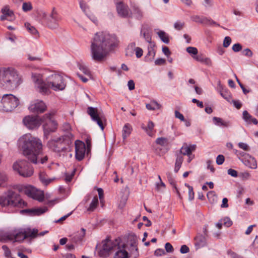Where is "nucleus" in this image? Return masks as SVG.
<instances>
[{
  "mask_svg": "<svg viewBox=\"0 0 258 258\" xmlns=\"http://www.w3.org/2000/svg\"><path fill=\"white\" fill-rule=\"evenodd\" d=\"M196 148V145H190L188 146L186 144H184L181 148L179 153L181 155H188L195 151Z\"/></svg>",
  "mask_w": 258,
  "mask_h": 258,
  "instance_id": "nucleus-25",
  "label": "nucleus"
},
{
  "mask_svg": "<svg viewBox=\"0 0 258 258\" xmlns=\"http://www.w3.org/2000/svg\"><path fill=\"white\" fill-rule=\"evenodd\" d=\"M136 47V43L135 42H132L129 44L125 49V55L129 57L133 56L135 53Z\"/></svg>",
  "mask_w": 258,
  "mask_h": 258,
  "instance_id": "nucleus-33",
  "label": "nucleus"
},
{
  "mask_svg": "<svg viewBox=\"0 0 258 258\" xmlns=\"http://www.w3.org/2000/svg\"><path fill=\"white\" fill-rule=\"evenodd\" d=\"M18 143L23 155L30 162L43 164L47 161V156H43V145L39 139L28 134L22 136Z\"/></svg>",
  "mask_w": 258,
  "mask_h": 258,
  "instance_id": "nucleus-2",
  "label": "nucleus"
},
{
  "mask_svg": "<svg viewBox=\"0 0 258 258\" xmlns=\"http://www.w3.org/2000/svg\"><path fill=\"white\" fill-rule=\"evenodd\" d=\"M157 34L161 40L165 43L168 44L169 42L168 35L164 31L159 30L157 32Z\"/></svg>",
  "mask_w": 258,
  "mask_h": 258,
  "instance_id": "nucleus-37",
  "label": "nucleus"
},
{
  "mask_svg": "<svg viewBox=\"0 0 258 258\" xmlns=\"http://www.w3.org/2000/svg\"><path fill=\"white\" fill-rule=\"evenodd\" d=\"M185 186L188 188V199L189 201H192L194 199V192L192 186L189 185L187 183H185Z\"/></svg>",
  "mask_w": 258,
  "mask_h": 258,
  "instance_id": "nucleus-53",
  "label": "nucleus"
},
{
  "mask_svg": "<svg viewBox=\"0 0 258 258\" xmlns=\"http://www.w3.org/2000/svg\"><path fill=\"white\" fill-rule=\"evenodd\" d=\"M22 10L24 12H27L32 10L33 7L31 2H24L22 7Z\"/></svg>",
  "mask_w": 258,
  "mask_h": 258,
  "instance_id": "nucleus-48",
  "label": "nucleus"
},
{
  "mask_svg": "<svg viewBox=\"0 0 258 258\" xmlns=\"http://www.w3.org/2000/svg\"><path fill=\"white\" fill-rule=\"evenodd\" d=\"M39 179L41 182L45 186L48 185L50 183L53 182L57 179L55 177H49L47 174L44 172H41L39 173Z\"/></svg>",
  "mask_w": 258,
  "mask_h": 258,
  "instance_id": "nucleus-26",
  "label": "nucleus"
},
{
  "mask_svg": "<svg viewBox=\"0 0 258 258\" xmlns=\"http://www.w3.org/2000/svg\"><path fill=\"white\" fill-rule=\"evenodd\" d=\"M238 146L240 149L245 151H248L250 150L249 146L246 143L240 142L238 144Z\"/></svg>",
  "mask_w": 258,
  "mask_h": 258,
  "instance_id": "nucleus-56",
  "label": "nucleus"
},
{
  "mask_svg": "<svg viewBox=\"0 0 258 258\" xmlns=\"http://www.w3.org/2000/svg\"><path fill=\"white\" fill-rule=\"evenodd\" d=\"M75 172L76 169L74 168L73 169L72 171L70 174L68 173H66V182H70L72 180L73 177L74 176Z\"/></svg>",
  "mask_w": 258,
  "mask_h": 258,
  "instance_id": "nucleus-55",
  "label": "nucleus"
},
{
  "mask_svg": "<svg viewBox=\"0 0 258 258\" xmlns=\"http://www.w3.org/2000/svg\"><path fill=\"white\" fill-rule=\"evenodd\" d=\"M20 190L28 197L38 200L39 202H42L44 199L43 191L38 190L31 185L23 186L21 187Z\"/></svg>",
  "mask_w": 258,
  "mask_h": 258,
  "instance_id": "nucleus-13",
  "label": "nucleus"
},
{
  "mask_svg": "<svg viewBox=\"0 0 258 258\" xmlns=\"http://www.w3.org/2000/svg\"><path fill=\"white\" fill-rule=\"evenodd\" d=\"M75 151L76 159L79 161L82 160L84 157L86 151L85 144L79 140H77L75 142Z\"/></svg>",
  "mask_w": 258,
  "mask_h": 258,
  "instance_id": "nucleus-20",
  "label": "nucleus"
},
{
  "mask_svg": "<svg viewBox=\"0 0 258 258\" xmlns=\"http://www.w3.org/2000/svg\"><path fill=\"white\" fill-rule=\"evenodd\" d=\"M238 177L243 180L249 179L250 177V174L247 171L240 172L238 174Z\"/></svg>",
  "mask_w": 258,
  "mask_h": 258,
  "instance_id": "nucleus-51",
  "label": "nucleus"
},
{
  "mask_svg": "<svg viewBox=\"0 0 258 258\" xmlns=\"http://www.w3.org/2000/svg\"><path fill=\"white\" fill-rule=\"evenodd\" d=\"M31 79L35 89L42 94H49L50 93V89L55 91L63 90L64 89L63 77L57 74H51L44 81L42 75L32 73Z\"/></svg>",
  "mask_w": 258,
  "mask_h": 258,
  "instance_id": "nucleus-3",
  "label": "nucleus"
},
{
  "mask_svg": "<svg viewBox=\"0 0 258 258\" xmlns=\"http://www.w3.org/2000/svg\"><path fill=\"white\" fill-rule=\"evenodd\" d=\"M232 50L234 52H239L242 49V46L239 43L234 44L232 46Z\"/></svg>",
  "mask_w": 258,
  "mask_h": 258,
  "instance_id": "nucleus-63",
  "label": "nucleus"
},
{
  "mask_svg": "<svg viewBox=\"0 0 258 258\" xmlns=\"http://www.w3.org/2000/svg\"><path fill=\"white\" fill-rule=\"evenodd\" d=\"M154 127V123L152 121H149L147 126L145 127H143V128L145 130L149 136L152 137L154 134L153 132Z\"/></svg>",
  "mask_w": 258,
  "mask_h": 258,
  "instance_id": "nucleus-38",
  "label": "nucleus"
},
{
  "mask_svg": "<svg viewBox=\"0 0 258 258\" xmlns=\"http://www.w3.org/2000/svg\"><path fill=\"white\" fill-rule=\"evenodd\" d=\"M243 118L248 123H253L254 124H257L258 123L257 119L252 117L247 111H243Z\"/></svg>",
  "mask_w": 258,
  "mask_h": 258,
  "instance_id": "nucleus-31",
  "label": "nucleus"
},
{
  "mask_svg": "<svg viewBox=\"0 0 258 258\" xmlns=\"http://www.w3.org/2000/svg\"><path fill=\"white\" fill-rule=\"evenodd\" d=\"M213 120L214 123L217 126L223 127H228L231 125L230 121L225 120L222 118L218 117H213Z\"/></svg>",
  "mask_w": 258,
  "mask_h": 258,
  "instance_id": "nucleus-27",
  "label": "nucleus"
},
{
  "mask_svg": "<svg viewBox=\"0 0 258 258\" xmlns=\"http://www.w3.org/2000/svg\"><path fill=\"white\" fill-rule=\"evenodd\" d=\"M66 140L67 138L69 140H71L73 139V134L69 132V130H71V126L69 124L66 123Z\"/></svg>",
  "mask_w": 258,
  "mask_h": 258,
  "instance_id": "nucleus-50",
  "label": "nucleus"
},
{
  "mask_svg": "<svg viewBox=\"0 0 258 258\" xmlns=\"http://www.w3.org/2000/svg\"><path fill=\"white\" fill-rule=\"evenodd\" d=\"M58 18L56 12L53 9L49 16L46 25L51 29L56 28L58 26Z\"/></svg>",
  "mask_w": 258,
  "mask_h": 258,
  "instance_id": "nucleus-23",
  "label": "nucleus"
},
{
  "mask_svg": "<svg viewBox=\"0 0 258 258\" xmlns=\"http://www.w3.org/2000/svg\"><path fill=\"white\" fill-rule=\"evenodd\" d=\"M4 251V255L7 258H10L11 257V251L9 248L6 245H4L2 247Z\"/></svg>",
  "mask_w": 258,
  "mask_h": 258,
  "instance_id": "nucleus-54",
  "label": "nucleus"
},
{
  "mask_svg": "<svg viewBox=\"0 0 258 258\" xmlns=\"http://www.w3.org/2000/svg\"><path fill=\"white\" fill-rule=\"evenodd\" d=\"M8 177L4 173L0 172V187L5 186V183L7 181Z\"/></svg>",
  "mask_w": 258,
  "mask_h": 258,
  "instance_id": "nucleus-52",
  "label": "nucleus"
},
{
  "mask_svg": "<svg viewBox=\"0 0 258 258\" xmlns=\"http://www.w3.org/2000/svg\"><path fill=\"white\" fill-rule=\"evenodd\" d=\"M184 25V23L183 22H177L174 24V27L176 30H180L183 28Z\"/></svg>",
  "mask_w": 258,
  "mask_h": 258,
  "instance_id": "nucleus-61",
  "label": "nucleus"
},
{
  "mask_svg": "<svg viewBox=\"0 0 258 258\" xmlns=\"http://www.w3.org/2000/svg\"><path fill=\"white\" fill-rule=\"evenodd\" d=\"M186 51L191 55L192 57L195 59V56H198V50L195 47L189 46L186 48Z\"/></svg>",
  "mask_w": 258,
  "mask_h": 258,
  "instance_id": "nucleus-45",
  "label": "nucleus"
},
{
  "mask_svg": "<svg viewBox=\"0 0 258 258\" xmlns=\"http://www.w3.org/2000/svg\"><path fill=\"white\" fill-rule=\"evenodd\" d=\"M1 12L3 15L0 17L1 21L7 20L12 21L14 17L13 12L10 10V7L8 5L4 6L1 10Z\"/></svg>",
  "mask_w": 258,
  "mask_h": 258,
  "instance_id": "nucleus-24",
  "label": "nucleus"
},
{
  "mask_svg": "<svg viewBox=\"0 0 258 258\" xmlns=\"http://www.w3.org/2000/svg\"><path fill=\"white\" fill-rule=\"evenodd\" d=\"M23 82L22 76L13 67L0 68V87L4 89H14L17 88Z\"/></svg>",
  "mask_w": 258,
  "mask_h": 258,
  "instance_id": "nucleus-4",
  "label": "nucleus"
},
{
  "mask_svg": "<svg viewBox=\"0 0 258 258\" xmlns=\"http://www.w3.org/2000/svg\"><path fill=\"white\" fill-rule=\"evenodd\" d=\"M87 113L91 116V119L97 122L100 128L103 131L104 126L103 122L105 121L104 115L101 114L97 108L89 107L87 109Z\"/></svg>",
  "mask_w": 258,
  "mask_h": 258,
  "instance_id": "nucleus-15",
  "label": "nucleus"
},
{
  "mask_svg": "<svg viewBox=\"0 0 258 258\" xmlns=\"http://www.w3.org/2000/svg\"><path fill=\"white\" fill-rule=\"evenodd\" d=\"M132 127L129 123H126L123 127L122 136L123 140H125L131 134Z\"/></svg>",
  "mask_w": 258,
  "mask_h": 258,
  "instance_id": "nucleus-30",
  "label": "nucleus"
},
{
  "mask_svg": "<svg viewBox=\"0 0 258 258\" xmlns=\"http://www.w3.org/2000/svg\"><path fill=\"white\" fill-rule=\"evenodd\" d=\"M223 224L225 226L229 227L232 224V222L228 217H225L223 219Z\"/></svg>",
  "mask_w": 258,
  "mask_h": 258,
  "instance_id": "nucleus-58",
  "label": "nucleus"
},
{
  "mask_svg": "<svg viewBox=\"0 0 258 258\" xmlns=\"http://www.w3.org/2000/svg\"><path fill=\"white\" fill-rule=\"evenodd\" d=\"M85 142L87 145L88 151L90 150L91 147V138L90 136H87L85 139Z\"/></svg>",
  "mask_w": 258,
  "mask_h": 258,
  "instance_id": "nucleus-60",
  "label": "nucleus"
},
{
  "mask_svg": "<svg viewBox=\"0 0 258 258\" xmlns=\"http://www.w3.org/2000/svg\"><path fill=\"white\" fill-rule=\"evenodd\" d=\"M225 158L223 155H219L216 158V163L218 165H221L223 163Z\"/></svg>",
  "mask_w": 258,
  "mask_h": 258,
  "instance_id": "nucleus-62",
  "label": "nucleus"
},
{
  "mask_svg": "<svg viewBox=\"0 0 258 258\" xmlns=\"http://www.w3.org/2000/svg\"><path fill=\"white\" fill-rule=\"evenodd\" d=\"M135 52L136 53V57L137 58H140L143 55V50L140 47H136Z\"/></svg>",
  "mask_w": 258,
  "mask_h": 258,
  "instance_id": "nucleus-59",
  "label": "nucleus"
},
{
  "mask_svg": "<svg viewBox=\"0 0 258 258\" xmlns=\"http://www.w3.org/2000/svg\"><path fill=\"white\" fill-rule=\"evenodd\" d=\"M244 164L248 167L252 169H255L257 167V164L255 159L250 156L247 160L243 161Z\"/></svg>",
  "mask_w": 258,
  "mask_h": 258,
  "instance_id": "nucleus-32",
  "label": "nucleus"
},
{
  "mask_svg": "<svg viewBox=\"0 0 258 258\" xmlns=\"http://www.w3.org/2000/svg\"><path fill=\"white\" fill-rule=\"evenodd\" d=\"M156 144L163 147L168 146L169 144L168 140L167 138L164 137L158 138L156 140Z\"/></svg>",
  "mask_w": 258,
  "mask_h": 258,
  "instance_id": "nucleus-39",
  "label": "nucleus"
},
{
  "mask_svg": "<svg viewBox=\"0 0 258 258\" xmlns=\"http://www.w3.org/2000/svg\"><path fill=\"white\" fill-rule=\"evenodd\" d=\"M146 108L147 109L150 110H154L156 109H160L161 107V105L158 103L156 101H153L151 102L150 103L147 104Z\"/></svg>",
  "mask_w": 258,
  "mask_h": 258,
  "instance_id": "nucleus-41",
  "label": "nucleus"
},
{
  "mask_svg": "<svg viewBox=\"0 0 258 258\" xmlns=\"http://www.w3.org/2000/svg\"><path fill=\"white\" fill-rule=\"evenodd\" d=\"M228 254L232 258H242L241 256L231 250L228 251Z\"/></svg>",
  "mask_w": 258,
  "mask_h": 258,
  "instance_id": "nucleus-64",
  "label": "nucleus"
},
{
  "mask_svg": "<svg viewBox=\"0 0 258 258\" xmlns=\"http://www.w3.org/2000/svg\"><path fill=\"white\" fill-rule=\"evenodd\" d=\"M19 104V100L15 96L5 94L0 102V110L8 112L13 110Z\"/></svg>",
  "mask_w": 258,
  "mask_h": 258,
  "instance_id": "nucleus-8",
  "label": "nucleus"
},
{
  "mask_svg": "<svg viewBox=\"0 0 258 258\" xmlns=\"http://www.w3.org/2000/svg\"><path fill=\"white\" fill-rule=\"evenodd\" d=\"M38 230L27 229L26 230L13 229L6 232H0V241H6L8 240L14 241V242H21L25 239L30 237L34 238L37 235L43 236L48 232L45 231L38 234Z\"/></svg>",
  "mask_w": 258,
  "mask_h": 258,
  "instance_id": "nucleus-5",
  "label": "nucleus"
},
{
  "mask_svg": "<svg viewBox=\"0 0 258 258\" xmlns=\"http://www.w3.org/2000/svg\"><path fill=\"white\" fill-rule=\"evenodd\" d=\"M80 7L86 16L95 25L98 23L97 17L90 12V6L88 3L83 1H80L79 3Z\"/></svg>",
  "mask_w": 258,
  "mask_h": 258,
  "instance_id": "nucleus-18",
  "label": "nucleus"
},
{
  "mask_svg": "<svg viewBox=\"0 0 258 258\" xmlns=\"http://www.w3.org/2000/svg\"><path fill=\"white\" fill-rule=\"evenodd\" d=\"M98 205V198L97 196H95L92 199L91 203L90 204L89 207L87 209V210L90 212L93 211L97 207Z\"/></svg>",
  "mask_w": 258,
  "mask_h": 258,
  "instance_id": "nucleus-40",
  "label": "nucleus"
},
{
  "mask_svg": "<svg viewBox=\"0 0 258 258\" xmlns=\"http://www.w3.org/2000/svg\"><path fill=\"white\" fill-rule=\"evenodd\" d=\"M132 14L138 19H141L143 17V13L142 10L137 6H134L133 7Z\"/></svg>",
  "mask_w": 258,
  "mask_h": 258,
  "instance_id": "nucleus-34",
  "label": "nucleus"
},
{
  "mask_svg": "<svg viewBox=\"0 0 258 258\" xmlns=\"http://www.w3.org/2000/svg\"><path fill=\"white\" fill-rule=\"evenodd\" d=\"M191 20L198 23L207 25H216L219 26L216 22L212 19L204 16L199 15H192L190 17Z\"/></svg>",
  "mask_w": 258,
  "mask_h": 258,
  "instance_id": "nucleus-21",
  "label": "nucleus"
},
{
  "mask_svg": "<svg viewBox=\"0 0 258 258\" xmlns=\"http://www.w3.org/2000/svg\"><path fill=\"white\" fill-rule=\"evenodd\" d=\"M183 160V158L182 155L180 154H177L176 155V159L175 161V168H174V171L175 172H177L178 170H179L182 163Z\"/></svg>",
  "mask_w": 258,
  "mask_h": 258,
  "instance_id": "nucleus-36",
  "label": "nucleus"
},
{
  "mask_svg": "<svg viewBox=\"0 0 258 258\" xmlns=\"http://www.w3.org/2000/svg\"><path fill=\"white\" fill-rule=\"evenodd\" d=\"M24 125L29 130L38 128L42 123V117L39 118L38 116L28 115L23 119Z\"/></svg>",
  "mask_w": 258,
  "mask_h": 258,
  "instance_id": "nucleus-14",
  "label": "nucleus"
},
{
  "mask_svg": "<svg viewBox=\"0 0 258 258\" xmlns=\"http://www.w3.org/2000/svg\"><path fill=\"white\" fill-rule=\"evenodd\" d=\"M46 209H32V210H26L23 211H26L27 212H29L31 213L32 215H39L42 213H44L46 211Z\"/></svg>",
  "mask_w": 258,
  "mask_h": 258,
  "instance_id": "nucleus-49",
  "label": "nucleus"
},
{
  "mask_svg": "<svg viewBox=\"0 0 258 258\" xmlns=\"http://www.w3.org/2000/svg\"><path fill=\"white\" fill-rule=\"evenodd\" d=\"M117 44L118 41L114 35L103 32L96 33L90 47L92 58L96 61L103 60Z\"/></svg>",
  "mask_w": 258,
  "mask_h": 258,
  "instance_id": "nucleus-1",
  "label": "nucleus"
},
{
  "mask_svg": "<svg viewBox=\"0 0 258 258\" xmlns=\"http://www.w3.org/2000/svg\"><path fill=\"white\" fill-rule=\"evenodd\" d=\"M44 136L47 138V136L51 132L56 131L57 123L52 118V114L50 113H46L42 116V123Z\"/></svg>",
  "mask_w": 258,
  "mask_h": 258,
  "instance_id": "nucleus-10",
  "label": "nucleus"
},
{
  "mask_svg": "<svg viewBox=\"0 0 258 258\" xmlns=\"http://www.w3.org/2000/svg\"><path fill=\"white\" fill-rule=\"evenodd\" d=\"M13 169L21 176L28 177L33 174V170L26 160H19L13 164Z\"/></svg>",
  "mask_w": 258,
  "mask_h": 258,
  "instance_id": "nucleus-9",
  "label": "nucleus"
},
{
  "mask_svg": "<svg viewBox=\"0 0 258 258\" xmlns=\"http://www.w3.org/2000/svg\"><path fill=\"white\" fill-rule=\"evenodd\" d=\"M78 67H79V70L83 74H84L86 76L91 78V75L90 71L85 65H84L83 64L80 63L78 64Z\"/></svg>",
  "mask_w": 258,
  "mask_h": 258,
  "instance_id": "nucleus-43",
  "label": "nucleus"
},
{
  "mask_svg": "<svg viewBox=\"0 0 258 258\" xmlns=\"http://www.w3.org/2000/svg\"><path fill=\"white\" fill-rule=\"evenodd\" d=\"M141 36H143L147 42L150 43V44H152L151 43V36L148 30L145 28L142 29Z\"/></svg>",
  "mask_w": 258,
  "mask_h": 258,
  "instance_id": "nucleus-35",
  "label": "nucleus"
},
{
  "mask_svg": "<svg viewBox=\"0 0 258 258\" xmlns=\"http://www.w3.org/2000/svg\"><path fill=\"white\" fill-rule=\"evenodd\" d=\"M119 242L117 239L112 241L106 239L103 241L102 247L99 251V255L101 257H106L110 252L116 250Z\"/></svg>",
  "mask_w": 258,
  "mask_h": 258,
  "instance_id": "nucleus-12",
  "label": "nucleus"
},
{
  "mask_svg": "<svg viewBox=\"0 0 258 258\" xmlns=\"http://www.w3.org/2000/svg\"><path fill=\"white\" fill-rule=\"evenodd\" d=\"M48 147L55 152H60L64 149V137L61 136L52 139L48 143Z\"/></svg>",
  "mask_w": 258,
  "mask_h": 258,
  "instance_id": "nucleus-16",
  "label": "nucleus"
},
{
  "mask_svg": "<svg viewBox=\"0 0 258 258\" xmlns=\"http://www.w3.org/2000/svg\"><path fill=\"white\" fill-rule=\"evenodd\" d=\"M154 44H151L150 46L148 47V52L147 55L150 57L149 60L152 61L155 55V51L153 48Z\"/></svg>",
  "mask_w": 258,
  "mask_h": 258,
  "instance_id": "nucleus-47",
  "label": "nucleus"
},
{
  "mask_svg": "<svg viewBox=\"0 0 258 258\" xmlns=\"http://www.w3.org/2000/svg\"><path fill=\"white\" fill-rule=\"evenodd\" d=\"M195 59L201 63H203L209 67H211L213 64V62L211 58L206 57L202 54L198 55V56H195Z\"/></svg>",
  "mask_w": 258,
  "mask_h": 258,
  "instance_id": "nucleus-29",
  "label": "nucleus"
},
{
  "mask_svg": "<svg viewBox=\"0 0 258 258\" xmlns=\"http://www.w3.org/2000/svg\"><path fill=\"white\" fill-rule=\"evenodd\" d=\"M166 175H167V177L168 181L169 182L170 184L171 185H172L175 188L176 191L179 197L180 198V194L177 188L176 187L175 181L174 179L172 177L171 173L170 172H167L166 173Z\"/></svg>",
  "mask_w": 258,
  "mask_h": 258,
  "instance_id": "nucleus-42",
  "label": "nucleus"
},
{
  "mask_svg": "<svg viewBox=\"0 0 258 258\" xmlns=\"http://www.w3.org/2000/svg\"><path fill=\"white\" fill-rule=\"evenodd\" d=\"M231 43V38L229 36L225 37L224 39V41H223V47H224L225 48L228 47L230 45Z\"/></svg>",
  "mask_w": 258,
  "mask_h": 258,
  "instance_id": "nucleus-57",
  "label": "nucleus"
},
{
  "mask_svg": "<svg viewBox=\"0 0 258 258\" xmlns=\"http://www.w3.org/2000/svg\"><path fill=\"white\" fill-rule=\"evenodd\" d=\"M2 207L8 206L23 207L27 204L20 198L19 195L12 190H9L0 196Z\"/></svg>",
  "mask_w": 258,
  "mask_h": 258,
  "instance_id": "nucleus-6",
  "label": "nucleus"
},
{
  "mask_svg": "<svg viewBox=\"0 0 258 258\" xmlns=\"http://www.w3.org/2000/svg\"><path fill=\"white\" fill-rule=\"evenodd\" d=\"M116 10L118 14L121 17L126 18L131 17L132 12L128 6L122 2H119L116 4Z\"/></svg>",
  "mask_w": 258,
  "mask_h": 258,
  "instance_id": "nucleus-19",
  "label": "nucleus"
},
{
  "mask_svg": "<svg viewBox=\"0 0 258 258\" xmlns=\"http://www.w3.org/2000/svg\"><path fill=\"white\" fill-rule=\"evenodd\" d=\"M86 230L84 228H82L80 231L77 233L69 234V238L66 237V249L68 250L71 251L75 249V246L73 244L69 243V242L73 243H77L82 242L85 235Z\"/></svg>",
  "mask_w": 258,
  "mask_h": 258,
  "instance_id": "nucleus-11",
  "label": "nucleus"
},
{
  "mask_svg": "<svg viewBox=\"0 0 258 258\" xmlns=\"http://www.w3.org/2000/svg\"><path fill=\"white\" fill-rule=\"evenodd\" d=\"M28 108L33 113H41L46 110L47 107L43 101L36 100L31 102Z\"/></svg>",
  "mask_w": 258,
  "mask_h": 258,
  "instance_id": "nucleus-17",
  "label": "nucleus"
},
{
  "mask_svg": "<svg viewBox=\"0 0 258 258\" xmlns=\"http://www.w3.org/2000/svg\"><path fill=\"white\" fill-rule=\"evenodd\" d=\"M2 207L8 206L23 207L27 204L20 198L19 195L12 190H9L0 196Z\"/></svg>",
  "mask_w": 258,
  "mask_h": 258,
  "instance_id": "nucleus-7",
  "label": "nucleus"
},
{
  "mask_svg": "<svg viewBox=\"0 0 258 258\" xmlns=\"http://www.w3.org/2000/svg\"><path fill=\"white\" fill-rule=\"evenodd\" d=\"M25 26L31 34L33 35H37L38 34V32L37 29L30 23H26L25 24Z\"/></svg>",
  "mask_w": 258,
  "mask_h": 258,
  "instance_id": "nucleus-46",
  "label": "nucleus"
},
{
  "mask_svg": "<svg viewBox=\"0 0 258 258\" xmlns=\"http://www.w3.org/2000/svg\"><path fill=\"white\" fill-rule=\"evenodd\" d=\"M128 199V194H123L121 197L120 198V199L119 200V204H118V207L120 209L123 208L126 203V201Z\"/></svg>",
  "mask_w": 258,
  "mask_h": 258,
  "instance_id": "nucleus-44",
  "label": "nucleus"
},
{
  "mask_svg": "<svg viewBox=\"0 0 258 258\" xmlns=\"http://www.w3.org/2000/svg\"><path fill=\"white\" fill-rule=\"evenodd\" d=\"M206 236L201 234L198 235L195 238V245L198 248L204 247L206 245L207 239Z\"/></svg>",
  "mask_w": 258,
  "mask_h": 258,
  "instance_id": "nucleus-28",
  "label": "nucleus"
},
{
  "mask_svg": "<svg viewBox=\"0 0 258 258\" xmlns=\"http://www.w3.org/2000/svg\"><path fill=\"white\" fill-rule=\"evenodd\" d=\"M126 245L122 242H119L117 247L113 258H127L128 257V252L125 249Z\"/></svg>",
  "mask_w": 258,
  "mask_h": 258,
  "instance_id": "nucleus-22",
  "label": "nucleus"
}]
</instances>
